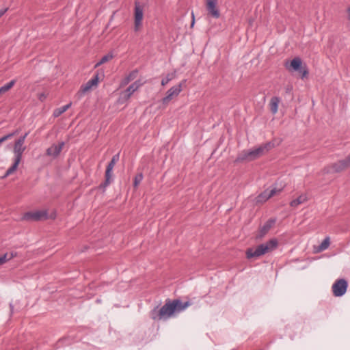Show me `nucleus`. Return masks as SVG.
I'll return each mask as SVG.
<instances>
[{"instance_id": "nucleus-1", "label": "nucleus", "mask_w": 350, "mask_h": 350, "mask_svg": "<svg viewBox=\"0 0 350 350\" xmlns=\"http://www.w3.org/2000/svg\"><path fill=\"white\" fill-rule=\"evenodd\" d=\"M191 305V303L189 301L183 302L178 299H167L161 308L156 307L152 310L150 316L154 321L167 320L183 312Z\"/></svg>"}, {"instance_id": "nucleus-2", "label": "nucleus", "mask_w": 350, "mask_h": 350, "mask_svg": "<svg viewBox=\"0 0 350 350\" xmlns=\"http://www.w3.org/2000/svg\"><path fill=\"white\" fill-rule=\"evenodd\" d=\"M278 241L273 238L266 243L258 245L256 248H248L245 252L246 257L248 259L258 258L262 255L269 253L277 248Z\"/></svg>"}, {"instance_id": "nucleus-3", "label": "nucleus", "mask_w": 350, "mask_h": 350, "mask_svg": "<svg viewBox=\"0 0 350 350\" xmlns=\"http://www.w3.org/2000/svg\"><path fill=\"white\" fill-rule=\"evenodd\" d=\"M273 147V145L269 142L262 144L257 148L244 150L240 153L236 159L237 162H242L244 161H251L255 160L267 153Z\"/></svg>"}, {"instance_id": "nucleus-4", "label": "nucleus", "mask_w": 350, "mask_h": 350, "mask_svg": "<svg viewBox=\"0 0 350 350\" xmlns=\"http://www.w3.org/2000/svg\"><path fill=\"white\" fill-rule=\"evenodd\" d=\"M26 148L23 144H14V162L12 165L6 171L3 177H7L13 174L17 169L19 163L21 162L22 154L25 150Z\"/></svg>"}, {"instance_id": "nucleus-5", "label": "nucleus", "mask_w": 350, "mask_h": 350, "mask_svg": "<svg viewBox=\"0 0 350 350\" xmlns=\"http://www.w3.org/2000/svg\"><path fill=\"white\" fill-rule=\"evenodd\" d=\"M284 66L289 71H299L301 74L302 79L306 77L308 75L306 66H302L301 59L298 57L293 58L290 64L286 62Z\"/></svg>"}, {"instance_id": "nucleus-6", "label": "nucleus", "mask_w": 350, "mask_h": 350, "mask_svg": "<svg viewBox=\"0 0 350 350\" xmlns=\"http://www.w3.org/2000/svg\"><path fill=\"white\" fill-rule=\"evenodd\" d=\"M47 218L48 213L46 210L27 212L23 217V219L26 221H40Z\"/></svg>"}, {"instance_id": "nucleus-7", "label": "nucleus", "mask_w": 350, "mask_h": 350, "mask_svg": "<svg viewBox=\"0 0 350 350\" xmlns=\"http://www.w3.org/2000/svg\"><path fill=\"white\" fill-rule=\"evenodd\" d=\"M347 282L345 279L337 280L332 285V292L335 297L342 296L347 291Z\"/></svg>"}, {"instance_id": "nucleus-8", "label": "nucleus", "mask_w": 350, "mask_h": 350, "mask_svg": "<svg viewBox=\"0 0 350 350\" xmlns=\"http://www.w3.org/2000/svg\"><path fill=\"white\" fill-rule=\"evenodd\" d=\"M98 83V75L94 76L92 79L89 80L87 83L82 85L80 88V90L77 92V96L80 98L83 96L85 94L90 91L92 88L96 87Z\"/></svg>"}, {"instance_id": "nucleus-9", "label": "nucleus", "mask_w": 350, "mask_h": 350, "mask_svg": "<svg viewBox=\"0 0 350 350\" xmlns=\"http://www.w3.org/2000/svg\"><path fill=\"white\" fill-rule=\"evenodd\" d=\"M349 167L350 163L347 158L334 163L329 166L330 172L335 173L340 172Z\"/></svg>"}, {"instance_id": "nucleus-10", "label": "nucleus", "mask_w": 350, "mask_h": 350, "mask_svg": "<svg viewBox=\"0 0 350 350\" xmlns=\"http://www.w3.org/2000/svg\"><path fill=\"white\" fill-rule=\"evenodd\" d=\"M143 8L139 2L135 3V31H138L143 19Z\"/></svg>"}, {"instance_id": "nucleus-11", "label": "nucleus", "mask_w": 350, "mask_h": 350, "mask_svg": "<svg viewBox=\"0 0 350 350\" xmlns=\"http://www.w3.org/2000/svg\"><path fill=\"white\" fill-rule=\"evenodd\" d=\"M275 219H270L259 229L256 234V239H262L270 230L273 225L275 224Z\"/></svg>"}, {"instance_id": "nucleus-12", "label": "nucleus", "mask_w": 350, "mask_h": 350, "mask_svg": "<svg viewBox=\"0 0 350 350\" xmlns=\"http://www.w3.org/2000/svg\"><path fill=\"white\" fill-rule=\"evenodd\" d=\"M116 163H115L113 161H110L109 164L107 166L106 171H105V182L102 184H100V187L105 189L110 183L111 181V176H112V170L116 165Z\"/></svg>"}, {"instance_id": "nucleus-13", "label": "nucleus", "mask_w": 350, "mask_h": 350, "mask_svg": "<svg viewBox=\"0 0 350 350\" xmlns=\"http://www.w3.org/2000/svg\"><path fill=\"white\" fill-rule=\"evenodd\" d=\"M206 10L209 14L213 18H218L220 16V13L217 8V0H206Z\"/></svg>"}, {"instance_id": "nucleus-14", "label": "nucleus", "mask_w": 350, "mask_h": 350, "mask_svg": "<svg viewBox=\"0 0 350 350\" xmlns=\"http://www.w3.org/2000/svg\"><path fill=\"white\" fill-rule=\"evenodd\" d=\"M281 189H277L276 188L267 189L257 197V202H265L272 196H275L277 193H279Z\"/></svg>"}, {"instance_id": "nucleus-15", "label": "nucleus", "mask_w": 350, "mask_h": 350, "mask_svg": "<svg viewBox=\"0 0 350 350\" xmlns=\"http://www.w3.org/2000/svg\"><path fill=\"white\" fill-rule=\"evenodd\" d=\"M64 146V142H61L59 144H53L51 147L47 148L46 150V155L50 157H56L61 152L63 147Z\"/></svg>"}, {"instance_id": "nucleus-16", "label": "nucleus", "mask_w": 350, "mask_h": 350, "mask_svg": "<svg viewBox=\"0 0 350 350\" xmlns=\"http://www.w3.org/2000/svg\"><path fill=\"white\" fill-rule=\"evenodd\" d=\"M280 102V99L279 97L273 96L271 98L270 100V110L273 114H275L278 110V105Z\"/></svg>"}, {"instance_id": "nucleus-17", "label": "nucleus", "mask_w": 350, "mask_h": 350, "mask_svg": "<svg viewBox=\"0 0 350 350\" xmlns=\"http://www.w3.org/2000/svg\"><path fill=\"white\" fill-rule=\"evenodd\" d=\"M138 75V70L135 69L131 71L121 82V85L124 86L130 81L135 79Z\"/></svg>"}, {"instance_id": "nucleus-18", "label": "nucleus", "mask_w": 350, "mask_h": 350, "mask_svg": "<svg viewBox=\"0 0 350 350\" xmlns=\"http://www.w3.org/2000/svg\"><path fill=\"white\" fill-rule=\"evenodd\" d=\"M308 200V198L306 195L301 194L297 198L292 200L290 203L291 206L293 208L297 207L299 204L306 202Z\"/></svg>"}, {"instance_id": "nucleus-19", "label": "nucleus", "mask_w": 350, "mask_h": 350, "mask_svg": "<svg viewBox=\"0 0 350 350\" xmlns=\"http://www.w3.org/2000/svg\"><path fill=\"white\" fill-rule=\"evenodd\" d=\"M183 81L180 83L178 85L172 87L167 92L171 94L173 96H177L182 91V85Z\"/></svg>"}, {"instance_id": "nucleus-20", "label": "nucleus", "mask_w": 350, "mask_h": 350, "mask_svg": "<svg viewBox=\"0 0 350 350\" xmlns=\"http://www.w3.org/2000/svg\"><path fill=\"white\" fill-rule=\"evenodd\" d=\"M16 256V252L5 253L4 255L0 257V263L1 265H3L4 263H5L6 262L9 261L10 260L12 259Z\"/></svg>"}, {"instance_id": "nucleus-21", "label": "nucleus", "mask_w": 350, "mask_h": 350, "mask_svg": "<svg viewBox=\"0 0 350 350\" xmlns=\"http://www.w3.org/2000/svg\"><path fill=\"white\" fill-rule=\"evenodd\" d=\"M72 105V103H70L64 106H62L59 108L56 109L53 112V116L55 117H58L64 113L67 109H68Z\"/></svg>"}, {"instance_id": "nucleus-22", "label": "nucleus", "mask_w": 350, "mask_h": 350, "mask_svg": "<svg viewBox=\"0 0 350 350\" xmlns=\"http://www.w3.org/2000/svg\"><path fill=\"white\" fill-rule=\"evenodd\" d=\"M329 244H330L329 237H327L322 241V243L319 245V246L318 247V250H317V252H323V251L327 250L329 247Z\"/></svg>"}, {"instance_id": "nucleus-23", "label": "nucleus", "mask_w": 350, "mask_h": 350, "mask_svg": "<svg viewBox=\"0 0 350 350\" xmlns=\"http://www.w3.org/2000/svg\"><path fill=\"white\" fill-rule=\"evenodd\" d=\"M14 84H15V81L14 80H12L11 81L8 83L7 84H5V85H3L2 87H1L0 88V95L7 92L8 91H9L14 86Z\"/></svg>"}, {"instance_id": "nucleus-24", "label": "nucleus", "mask_w": 350, "mask_h": 350, "mask_svg": "<svg viewBox=\"0 0 350 350\" xmlns=\"http://www.w3.org/2000/svg\"><path fill=\"white\" fill-rule=\"evenodd\" d=\"M113 55L111 53H108V54L104 55L100 59V60L96 64L95 67L96 68V67L102 65L103 64L107 62L108 61L111 60L113 58Z\"/></svg>"}, {"instance_id": "nucleus-25", "label": "nucleus", "mask_w": 350, "mask_h": 350, "mask_svg": "<svg viewBox=\"0 0 350 350\" xmlns=\"http://www.w3.org/2000/svg\"><path fill=\"white\" fill-rule=\"evenodd\" d=\"M136 90H137L131 84L129 86V88H127V89L123 93L124 98L126 100L129 99L131 97V96L133 94V92H135Z\"/></svg>"}, {"instance_id": "nucleus-26", "label": "nucleus", "mask_w": 350, "mask_h": 350, "mask_svg": "<svg viewBox=\"0 0 350 350\" xmlns=\"http://www.w3.org/2000/svg\"><path fill=\"white\" fill-rule=\"evenodd\" d=\"M176 77L175 72L169 73L161 80V85L165 86Z\"/></svg>"}, {"instance_id": "nucleus-27", "label": "nucleus", "mask_w": 350, "mask_h": 350, "mask_svg": "<svg viewBox=\"0 0 350 350\" xmlns=\"http://www.w3.org/2000/svg\"><path fill=\"white\" fill-rule=\"evenodd\" d=\"M174 96H173L171 94H170L168 92L166 93V96L162 98L161 102L163 105H167L169 104V103L173 99Z\"/></svg>"}, {"instance_id": "nucleus-28", "label": "nucleus", "mask_w": 350, "mask_h": 350, "mask_svg": "<svg viewBox=\"0 0 350 350\" xmlns=\"http://www.w3.org/2000/svg\"><path fill=\"white\" fill-rule=\"evenodd\" d=\"M143 177L142 173H139L135 176L133 185L135 188L137 187L139 184L142 182Z\"/></svg>"}, {"instance_id": "nucleus-29", "label": "nucleus", "mask_w": 350, "mask_h": 350, "mask_svg": "<svg viewBox=\"0 0 350 350\" xmlns=\"http://www.w3.org/2000/svg\"><path fill=\"white\" fill-rule=\"evenodd\" d=\"M15 134H16V132H14V133H10V134L6 135L2 137L1 138H0V145L3 142L6 141L7 139H8L11 138L12 137H13Z\"/></svg>"}, {"instance_id": "nucleus-30", "label": "nucleus", "mask_w": 350, "mask_h": 350, "mask_svg": "<svg viewBox=\"0 0 350 350\" xmlns=\"http://www.w3.org/2000/svg\"><path fill=\"white\" fill-rule=\"evenodd\" d=\"M144 83H145V81L144 82H142L141 81V80H137L136 81H135L133 83H132V85L134 86V88L137 90L140 86H142Z\"/></svg>"}, {"instance_id": "nucleus-31", "label": "nucleus", "mask_w": 350, "mask_h": 350, "mask_svg": "<svg viewBox=\"0 0 350 350\" xmlns=\"http://www.w3.org/2000/svg\"><path fill=\"white\" fill-rule=\"evenodd\" d=\"M46 98V96L44 93H40L38 94V99L40 100V101H44Z\"/></svg>"}, {"instance_id": "nucleus-32", "label": "nucleus", "mask_w": 350, "mask_h": 350, "mask_svg": "<svg viewBox=\"0 0 350 350\" xmlns=\"http://www.w3.org/2000/svg\"><path fill=\"white\" fill-rule=\"evenodd\" d=\"M25 139L24 137H20L16 142L15 143L16 144H24V142H25Z\"/></svg>"}, {"instance_id": "nucleus-33", "label": "nucleus", "mask_w": 350, "mask_h": 350, "mask_svg": "<svg viewBox=\"0 0 350 350\" xmlns=\"http://www.w3.org/2000/svg\"><path fill=\"white\" fill-rule=\"evenodd\" d=\"M119 160V153L113 156L111 161H113L115 163H117Z\"/></svg>"}, {"instance_id": "nucleus-34", "label": "nucleus", "mask_w": 350, "mask_h": 350, "mask_svg": "<svg viewBox=\"0 0 350 350\" xmlns=\"http://www.w3.org/2000/svg\"><path fill=\"white\" fill-rule=\"evenodd\" d=\"M293 90V86L291 85H288L286 88V93H290Z\"/></svg>"}, {"instance_id": "nucleus-35", "label": "nucleus", "mask_w": 350, "mask_h": 350, "mask_svg": "<svg viewBox=\"0 0 350 350\" xmlns=\"http://www.w3.org/2000/svg\"><path fill=\"white\" fill-rule=\"evenodd\" d=\"M8 8L0 10V18L7 12Z\"/></svg>"}, {"instance_id": "nucleus-36", "label": "nucleus", "mask_w": 350, "mask_h": 350, "mask_svg": "<svg viewBox=\"0 0 350 350\" xmlns=\"http://www.w3.org/2000/svg\"><path fill=\"white\" fill-rule=\"evenodd\" d=\"M191 16H192V22H191V27L194 25V23H195V17H194V14L193 12L191 13Z\"/></svg>"}, {"instance_id": "nucleus-37", "label": "nucleus", "mask_w": 350, "mask_h": 350, "mask_svg": "<svg viewBox=\"0 0 350 350\" xmlns=\"http://www.w3.org/2000/svg\"><path fill=\"white\" fill-rule=\"evenodd\" d=\"M347 12L348 20L350 21V7L347 8Z\"/></svg>"}, {"instance_id": "nucleus-38", "label": "nucleus", "mask_w": 350, "mask_h": 350, "mask_svg": "<svg viewBox=\"0 0 350 350\" xmlns=\"http://www.w3.org/2000/svg\"><path fill=\"white\" fill-rule=\"evenodd\" d=\"M29 133H26L23 136H21L22 137H24V139H25L27 136L28 135Z\"/></svg>"}, {"instance_id": "nucleus-39", "label": "nucleus", "mask_w": 350, "mask_h": 350, "mask_svg": "<svg viewBox=\"0 0 350 350\" xmlns=\"http://www.w3.org/2000/svg\"><path fill=\"white\" fill-rule=\"evenodd\" d=\"M29 133H26L23 136H21L22 137H24V139H25L27 136L28 135Z\"/></svg>"}]
</instances>
